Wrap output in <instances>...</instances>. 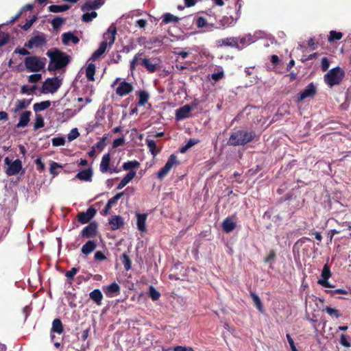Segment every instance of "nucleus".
Returning a JSON list of instances; mask_svg holds the SVG:
<instances>
[{"mask_svg":"<svg viewBox=\"0 0 351 351\" xmlns=\"http://www.w3.org/2000/svg\"><path fill=\"white\" fill-rule=\"evenodd\" d=\"M47 56L50 58L48 66V70L50 71L59 70L66 66L70 61V57L58 49L48 51Z\"/></svg>","mask_w":351,"mask_h":351,"instance_id":"nucleus-1","label":"nucleus"},{"mask_svg":"<svg viewBox=\"0 0 351 351\" xmlns=\"http://www.w3.org/2000/svg\"><path fill=\"white\" fill-rule=\"evenodd\" d=\"M144 56V52L137 53L132 60L130 64V69L133 71L136 69L138 64H141L149 73H154L159 67V63L156 58H142Z\"/></svg>","mask_w":351,"mask_h":351,"instance_id":"nucleus-2","label":"nucleus"},{"mask_svg":"<svg viewBox=\"0 0 351 351\" xmlns=\"http://www.w3.org/2000/svg\"><path fill=\"white\" fill-rule=\"evenodd\" d=\"M255 137L256 132L254 131L239 130L231 134L228 145L231 146L245 145L252 141Z\"/></svg>","mask_w":351,"mask_h":351,"instance_id":"nucleus-3","label":"nucleus"},{"mask_svg":"<svg viewBox=\"0 0 351 351\" xmlns=\"http://www.w3.org/2000/svg\"><path fill=\"white\" fill-rule=\"evenodd\" d=\"M24 65L28 72H39L46 64L47 59L37 56H27L24 59Z\"/></svg>","mask_w":351,"mask_h":351,"instance_id":"nucleus-4","label":"nucleus"},{"mask_svg":"<svg viewBox=\"0 0 351 351\" xmlns=\"http://www.w3.org/2000/svg\"><path fill=\"white\" fill-rule=\"evenodd\" d=\"M345 76V71L339 66L331 69L324 76V82L330 86L332 87L339 85Z\"/></svg>","mask_w":351,"mask_h":351,"instance_id":"nucleus-5","label":"nucleus"},{"mask_svg":"<svg viewBox=\"0 0 351 351\" xmlns=\"http://www.w3.org/2000/svg\"><path fill=\"white\" fill-rule=\"evenodd\" d=\"M61 86V82L57 77H49L43 84L40 92L43 94L54 93Z\"/></svg>","mask_w":351,"mask_h":351,"instance_id":"nucleus-6","label":"nucleus"},{"mask_svg":"<svg viewBox=\"0 0 351 351\" xmlns=\"http://www.w3.org/2000/svg\"><path fill=\"white\" fill-rule=\"evenodd\" d=\"M4 162L8 166L5 169V173L8 176L17 175L22 170V162L19 159H16L14 161H12L8 157H6Z\"/></svg>","mask_w":351,"mask_h":351,"instance_id":"nucleus-7","label":"nucleus"},{"mask_svg":"<svg viewBox=\"0 0 351 351\" xmlns=\"http://www.w3.org/2000/svg\"><path fill=\"white\" fill-rule=\"evenodd\" d=\"M179 164L180 162L179 161L177 160L176 156L174 154H171L169 157L165 166L162 168H161L158 172V178L160 180H162L169 173V171L171 170L173 165Z\"/></svg>","mask_w":351,"mask_h":351,"instance_id":"nucleus-8","label":"nucleus"},{"mask_svg":"<svg viewBox=\"0 0 351 351\" xmlns=\"http://www.w3.org/2000/svg\"><path fill=\"white\" fill-rule=\"evenodd\" d=\"M46 43V38L43 34H41L32 37L25 43V47L28 49H32L34 47L39 48L45 45Z\"/></svg>","mask_w":351,"mask_h":351,"instance_id":"nucleus-9","label":"nucleus"},{"mask_svg":"<svg viewBox=\"0 0 351 351\" xmlns=\"http://www.w3.org/2000/svg\"><path fill=\"white\" fill-rule=\"evenodd\" d=\"M216 45L219 47H230L241 50V47L239 45V38L237 37H228L219 39L216 41Z\"/></svg>","mask_w":351,"mask_h":351,"instance_id":"nucleus-10","label":"nucleus"},{"mask_svg":"<svg viewBox=\"0 0 351 351\" xmlns=\"http://www.w3.org/2000/svg\"><path fill=\"white\" fill-rule=\"evenodd\" d=\"M96 213V209L93 207H90L86 212H82L77 214V220L82 224L88 223L95 217Z\"/></svg>","mask_w":351,"mask_h":351,"instance_id":"nucleus-11","label":"nucleus"},{"mask_svg":"<svg viewBox=\"0 0 351 351\" xmlns=\"http://www.w3.org/2000/svg\"><path fill=\"white\" fill-rule=\"evenodd\" d=\"M197 104L192 103L191 105H185L176 110V118L177 120H183L190 117V112L196 106Z\"/></svg>","mask_w":351,"mask_h":351,"instance_id":"nucleus-12","label":"nucleus"},{"mask_svg":"<svg viewBox=\"0 0 351 351\" xmlns=\"http://www.w3.org/2000/svg\"><path fill=\"white\" fill-rule=\"evenodd\" d=\"M322 278L319 279L317 283L324 287H332V286L328 282V279L331 276V271L328 264L324 265L322 274Z\"/></svg>","mask_w":351,"mask_h":351,"instance_id":"nucleus-13","label":"nucleus"},{"mask_svg":"<svg viewBox=\"0 0 351 351\" xmlns=\"http://www.w3.org/2000/svg\"><path fill=\"white\" fill-rule=\"evenodd\" d=\"M316 93V87L313 83H310L305 89L298 95L297 101L301 102L307 97H313Z\"/></svg>","mask_w":351,"mask_h":351,"instance_id":"nucleus-14","label":"nucleus"},{"mask_svg":"<svg viewBox=\"0 0 351 351\" xmlns=\"http://www.w3.org/2000/svg\"><path fill=\"white\" fill-rule=\"evenodd\" d=\"M133 90L134 87L132 84L123 81L116 88V94L120 97H123L131 93Z\"/></svg>","mask_w":351,"mask_h":351,"instance_id":"nucleus-15","label":"nucleus"},{"mask_svg":"<svg viewBox=\"0 0 351 351\" xmlns=\"http://www.w3.org/2000/svg\"><path fill=\"white\" fill-rule=\"evenodd\" d=\"M120 286L115 282L103 287V291L108 298H113L120 293Z\"/></svg>","mask_w":351,"mask_h":351,"instance_id":"nucleus-16","label":"nucleus"},{"mask_svg":"<svg viewBox=\"0 0 351 351\" xmlns=\"http://www.w3.org/2000/svg\"><path fill=\"white\" fill-rule=\"evenodd\" d=\"M97 230V223L96 221H93L83 228L81 234L83 237L91 238L96 235Z\"/></svg>","mask_w":351,"mask_h":351,"instance_id":"nucleus-17","label":"nucleus"},{"mask_svg":"<svg viewBox=\"0 0 351 351\" xmlns=\"http://www.w3.org/2000/svg\"><path fill=\"white\" fill-rule=\"evenodd\" d=\"M104 4L102 0H88L82 5V10L84 12L89 11L90 10L99 9Z\"/></svg>","mask_w":351,"mask_h":351,"instance_id":"nucleus-18","label":"nucleus"},{"mask_svg":"<svg viewBox=\"0 0 351 351\" xmlns=\"http://www.w3.org/2000/svg\"><path fill=\"white\" fill-rule=\"evenodd\" d=\"M125 193L123 191V192H120V193H118L117 194H116L113 197L110 198L106 206H105V208L102 210L101 212V215H107L110 213V210L111 209L112 206L115 204L117 203V202L121 197L124 195Z\"/></svg>","mask_w":351,"mask_h":351,"instance_id":"nucleus-19","label":"nucleus"},{"mask_svg":"<svg viewBox=\"0 0 351 351\" xmlns=\"http://www.w3.org/2000/svg\"><path fill=\"white\" fill-rule=\"evenodd\" d=\"M93 169L89 167L80 171L75 176V178L81 181L91 182L93 178Z\"/></svg>","mask_w":351,"mask_h":351,"instance_id":"nucleus-20","label":"nucleus"},{"mask_svg":"<svg viewBox=\"0 0 351 351\" xmlns=\"http://www.w3.org/2000/svg\"><path fill=\"white\" fill-rule=\"evenodd\" d=\"M136 225L138 230L141 232H147L146 220L147 218V214L146 213H136Z\"/></svg>","mask_w":351,"mask_h":351,"instance_id":"nucleus-21","label":"nucleus"},{"mask_svg":"<svg viewBox=\"0 0 351 351\" xmlns=\"http://www.w3.org/2000/svg\"><path fill=\"white\" fill-rule=\"evenodd\" d=\"M116 33V27L110 26L107 32L104 34V41L106 42L108 45L111 46L114 43Z\"/></svg>","mask_w":351,"mask_h":351,"instance_id":"nucleus-22","label":"nucleus"},{"mask_svg":"<svg viewBox=\"0 0 351 351\" xmlns=\"http://www.w3.org/2000/svg\"><path fill=\"white\" fill-rule=\"evenodd\" d=\"M32 112L29 110H26L22 112L19 117V121L16 124V128H24L27 126L30 121Z\"/></svg>","mask_w":351,"mask_h":351,"instance_id":"nucleus-23","label":"nucleus"},{"mask_svg":"<svg viewBox=\"0 0 351 351\" xmlns=\"http://www.w3.org/2000/svg\"><path fill=\"white\" fill-rule=\"evenodd\" d=\"M110 154L107 153L102 156L99 165V170L101 173H107L110 171Z\"/></svg>","mask_w":351,"mask_h":351,"instance_id":"nucleus-24","label":"nucleus"},{"mask_svg":"<svg viewBox=\"0 0 351 351\" xmlns=\"http://www.w3.org/2000/svg\"><path fill=\"white\" fill-rule=\"evenodd\" d=\"M70 41L75 45L80 42V39L77 36H75L71 32L64 33L62 35V43L65 45H67Z\"/></svg>","mask_w":351,"mask_h":351,"instance_id":"nucleus-25","label":"nucleus"},{"mask_svg":"<svg viewBox=\"0 0 351 351\" xmlns=\"http://www.w3.org/2000/svg\"><path fill=\"white\" fill-rule=\"evenodd\" d=\"M109 223L111 226V229L114 230L121 228L124 224V221L121 216L114 215L109 219Z\"/></svg>","mask_w":351,"mask_h":351,"instance_id":"nucleus-26","label":"nucleus"},{"mask_svg":"<svg viewBox=\"0 0 351 351\" xmlns=\"http://www.w3.org/2000/svg\"><path fill=\"white\" fill-rule=\"evenodd\" d=\"M339 231L343 234V237L350 239H351V222L345 221L340 225Z\"/></svg>","mask_w":351,"mask_h":351,"instance_id":"nucleus-27","label":"nucleus"},{"mask_svg":"<svg viewBox=\"0 0 351 351\" xmlns=\"http://www.w3.org/2000/svg\"><path fill=\"white\" fill-rule=\"evenodd\" d=\"M195 25L199 28L206 27V31H211L214 27V23H209L203 16H198L195 21ZM206 32V30L204 31Z\"/></svg>","mask_w":351,"mask_h":351,"instance_id":"nucleus-28","label":"nucleus"},{"mask_svg":"<svg viewBox=\"0 0 351 351\" xmlns=\"http://www.w3.org/2000/svg\"><path fill=\"white\" fill-rule=\"evenodd\" d=\"M235 228L236 223L230 217H226L222 222V229L226 233L231 232Z\"/></svg>","mask_w":351,"mask_h":351,"instance_id":"nucleus-29","label":"nucleus"},{"mask_svg":"<svg viewBox=\"0 0 351 351\" xmlns=\"http://www.w3.org/2000/svg\"><path fill=\"white\" fill-rule=\"evenodd\" d=\"M136 171L134 170L130 171L121 180L117 186V189H121L126 186L136 176Z\"/></svg>","mask_w":351,"mask_h":351,"instance_id":"nucleus-30","label":"nucleus"},{"mask_svg":"<svg viewBox=\"0 0 351 351\" xmlns=\"http://www.w3.org/2000/svg\"><path fill=\"white\" fill-rule=\"evenodd\" d=\"M89 297L97 305L99 306L101 304L103 295H102L101 291L99 289H94L93 291H91L89 293Z\"/></svg>","mask_w":351,"mask_h":351,"instance_id":"nucleus-31","label":"nucleus"},{"mask_svg":"<svg viewBox=\"0 0 351 351\" xmlns=\"http://www.w3.org/2000/svg\"><path fill=\"white\" fill-rule=\"evenodd\" d=\"M51 332H55L61 335L64 332V327L62 321L56 318L52 322V327L51 329Z\"/></svg>","mask_w":351,"mask_h":351,"instance_id":"nucleus-32","label":"nucleus"},{"mask_svg":"<svg viewBox=\"0 0 351 351\" xmlns=\"http://www.w3.org/2000/svg\"><path fill=\"white\" fill-rule=\"evenodd\" d=\"M233 22L234 19L232 17L224 16L219 21V26L215 27L214 25V27L215 29H224L228 26H232L233 25Z\"/></svg>","mask_w":351,"mask_h":351,"instance_id":"nucleus-33","label":"nucleus"},{"mask_svg":"<svg viewBox=\"0 0 351 351\" xmlns=\"http://www.w3.org/2000/svg\"><path fill=\"white\" fill-rule=\"evenodd\" d=\"M96 243L94 241H88L82 247V253L85 255H88L96 248Z\"/></svg>","mask_w":351,"mask_h":351,"instance_id":"nucleus-34","label":"nucleus"},{"mask_svg":"<svg viewBox=\"0 0 351 351\" xmlns=\"http://www.w3.org/2000/svg\"><path fill=\"white\" fill-rule=\"evenodd\" d=\"M250 295L252 300H253L254 304L256 306V308L261 313H263L264 307H263V303H262L260 298L258 297V295L254 292H250Z\"/></svg>","mask_w":351,"mask_h":351,"instance_id":"nucleus-35","label":"nucleus"},{"mask_svg":"<svg viewBox=\"0 0 351 351\" xmlns=\"http://www.w3.org/2000/svg\"><path fill=\"white\" fill-rule=\"evenodd\" d=\"M32 101V99H19L16 102V106L14 109V112H16L19 110H21L23 109L26 108L27 106H29Z\"/></svg>","mask_w":351,"mask_h":351,"instance_id":"nucleus-36","label":"nucleus"},{"mask_svg":"<svg viewBox=\"0 0 351 351\" xmlns=\"http://www.w3.org/2000/svg\"><path fill=\"white\" fill-rule=\"evenodd\" d=\"M95 73V65L93 63H89L86 69V76L88 81H94Z\"/></svg>","mask_w":351,"mask_h":351,"instance_id":"nucleus-37","label":"nucleus"},{"mask_svg":"<svg viewBox=\"0 0 351 351\" xmlns=\"http://www.w3.org/2000/svg\"><path fill=\"white\" fill-rule=\"evenodd\" d=\"M51 106V101H43L40 103H36L33 106V109L36 112L43 111L48 108H49Z\"/></svg>","mask_w":351,"mask_h":351,"instance_id":"nucleus-38","label":"nucleus"},{"mask_svg":"<svg viewBox=\"0 0 351 351\" xmlns=\"http://www.w3.org/2000/svg\"><path fill=\"white\" fill-rule=\"evenodd\" d=\"M146 143H147V145L151 154L154 156H156V155H158L160 153V149L156 148V144L154 140L147 138Z\"/></svg>","mask_w":351,"mask_h":351,"instance_id":"nucleus-39","label":"nucleus"},{"mask_svg":"<svg viewBox=\"0 0 351 351\" xmlns=\"http://www.w3.org/2000/svg\"><path fill=\"white\" fill-rule=\"evenodd\" d=\"M69 8H70V5H69L67 4L60 5H51L50 6H49L48 10L49 12L57 13V12L66 11Z\"/></svg>","mask_w":351,"mask_h":351,"instance_id":"nucleus-40","label":"nucleus"},{"mask_svg":"<svg viewBox=\"0 0 351 351\" xmlns=\"http://www.w3.org/2000/svg\"><path fill=\"white\" fill-rule=\"evenodd\" d=\"M238 38L239 45H240L241 49L254 42L253 38L251 35H246L245 36Z\"/></svg>","mask_w":351,"mask_h":351,"instance_id":"nucleus-41","label":"nucleus"},{"mask_svg":"<svg viewBox=\"0 0 351 351\" xmlns=\"http://www.w3.org/2000/svg\"><path fill=\"white\" fill-rule=\"evenodd\" d=\"M140 167V162L137 160H131L125 162L123 164L122 168L125 171L133 170V169H138Z\"/></svg>","mask_w":351,"mask_h":351,"instance_id":"nucleus-42","label":"nucleus"},{"mask_svg":"<svg viewBox=\"0 0 351 351\" xmlns=\"http://www.w3.org/2000/svg\"><path fill=\"white\" fill-rule=\"evenodd\" d=\"M180 21V19L176 16H173V14L170 13H166L162 16V23L165 24H168L170 23H178Z\"/></svg>","mask_w":351,"mask_h":351,"instance_id":"nucleus-43","label":"nucleus"},{"mask_svg":"<svg viewBox=\"0 0 351 351\" xmlns=\"http://www.w3.org/2000/svg\"><path fill=\"white\" fill-rule=\"evenodd\" d=\"M121 260L124 265L125 271H129L132 267V261L126 253H123L121 256Z\"/></svg>","mask_w":351,"mask_h":351,"instance_id":"nucleus-44","label":"nucleus"},{"mask_svg":"<svg viewBox=\"0 0 351 351\" xmlns=\"http://www.w3.org/2000/svg\"><path fill=\"white\" fill-rule=\"evenodd\" d=\"M149 94L147 92L143 90L141 91L138 94V105L139 106H145L149 99Z\"/></svg>","mask_w":351,"mask_h":351,"instance_id":"nucleus-45","label":"nucleus"},{"mask_svg":"<svg viewBox=\"0 0 351 351\" xmlns=\"http://www.w3.org/2000/svg\"><path fill=\"white\" fill-rule=\"evenodd\" d=\"M343 34L341 32L332 30L330 32V35L328 40L330 43H332L341 40Z\"/></svg>","mask_w":351,"mask_h":351,"instance_id":"nucleus-46","label":"nucleus"},{"mask_svg":"<svg viewBox=\"0 0 351 351\" xmlns=\"http://www.w3.org/2000/svg\"><path fill=\"white\" fill-rule=\"evenodd\" d=\"M323 311L326 312L329 315L335 317L336 318H339L341 315L337 309L332 308L330 306H326L323 309Z\"/></svg>","mask_w":351,"mask_h":351,"instance_id":"nucleus-47","label":"nucleus"},{"mask_svg":"<svg viewBox=\"0 0 351 351\" xmlns=\"http://www.w3.org/2000/svg\"><path fill=\"white\" fill-rule=\"evenodd\" d=\"M97 16V13L95 11H93L90 13H84L82 16V21L85 23H89L93 21V19Z\"/></svg>","mask_w":351,"mask_h":351,"instance_id":"nucleus-48","label":"nucleus"},{"mask_svg":"<svg viewBox=\"0 0 351 351\" xmlns=\"http://www.w3.org/2000/svg\"><path fill=\"white\" fill-rule=\"evenodd\" d=\"M44 125H45V123H44L43 117H42L41 114H37L36 115L35 123H34V130H37L39 128H41L44 127Z\"/></svg>","mask_w":351,"mask_h":351,"instance_id":"nucleus-49","label":"nucleus"},{"mask_svg":"<svg viewBox=\"0 0 351 351\" xmlns=\"http://www.w3.org/2000/svg\"><path fill=\"white\" fill-rule=\"evenodd\" d=\"M64 21H65L64 19L60 17V16H56L51 21V25H52L53 28L54 29H59L62 26V25L64 23Z\"/></svg>","mask_w":351,"mask_h":351,"instance_id":"nucleus-50","label":"nucleus"},{"mask_svg":"<svg viewBox=\"0 0 351 351\" xmlns=\"http://www.w3.org/2000/svg\"><path fill=\"white\" fill-rule=\"evenodd\" d=\"M149 295L152 300H158L160 297V293L154 287L150 286L149 289Z\"/></svg>","mask_w":351,"mask_h":351,"instance_id":"nucleus-51","label":"nucleus"},{"mask_svg":"<svg viewBox=\"0 0 351 351\" xmlns=\"http://www.w3.org/2000/svg\"><path fill=\"white\" fill-rule=\"evenodd\" d=\"M62 165L56 162H51L50 165L49 172L53 176H56L58 174V172L56 171L57 168H62Z\"/></svg>","mask_w":351,"mask_h":351,"instance_id":"nucleus-52","label":"nucleus"},{"mask_svg":"<svg viewBox=\"0 0 351 351\" xmlns=\"http://www.w3.org/2000/svg\"><path fill=\"white\" fill-rule=\"evenodd\" d=\"M65 144V139L63 137H55L52 138V145L54 147L62 146Z\"/></svg>","mask_w":351,"mask_h":351,"instance_id":"nucleus-53","label":"nucleus"},{"mask_svg":"<svg viewBox=\"0 0 351 351\" xmlns=\"http://www.w3.org/2000/svg\"><path fill=\"white\" fill-rule=\"evenodd\" d=\"M80 136V133L77 128H73L71 130L70 133L68 134V140L69 141H72L77 138Z\"/></svg>","mask_w":351,"mask_h":351,"instance_id":"nucleus-54","label":"nucleus"},{"mask_svg":"<svg viewBox=\"0 0 351 351\" xmlns=\"http://www.w3.org/2000/svg\"><path fill=\"white\" fill-rule=\"evenodd\" d=\"M42 78V75L40 73L32 74L28 77V82L30 83H36L40 81Z\"/></svg>","mask_w":351,"mask_h":351,"instance_id":"nucleus-55","label":"nucleus"},{"mask_svg":"<svg viewBox=\"0 0 351 351\" xmlns=\"http://www.w3.org/2000/svg\"><path fill=\"white\" fill-rule=\"evenodd\" d=\"M79 268L73 267L71 270L67 271L65 274V276L69 280H73L74 278L75 275L78 272Z\"/></svg>","mask_w":351,"mask_h":351,"instance_id":"nucleus-56","label":"nucleus"},{"mask_svg":"<svg viewBox=\"0 0 351 351\" xmlns=\"http://www.w3.org/2000/svg\"><path fill=\"white\" fill-rule=\"evenodd\" d=\"M36 85H34L32 86V87L29 88L26 85H23L22 87H21V93L23 94H31L34 90H36Z\"/></svg>","mask_w":351,"mask_h":351,"instance_id":"nucleus-57","label":"nucleus"},{"mask_svg":"<svg viewBox=\"0 0 351 351\" xmlns=\"http://www.w3.org/2000/svg\"><path fill=\"white\" fill-rule=\"evenodd\" d=\"M170 350V349H169ZM171 350L172 351H194V350L191 347H187V346H177L172 348H171Z\"/></svg>","mask_w":351,"mask_h":351,"instance_id":"nucleus-58","label":"nucleus"},{"mask_svg":"<svg viewBox=\"0 0 351 351\" xmlns=\"http://www.w3.org/2000/svg\"><path fill=\"white\" fill-rule=\"evenodd\" d=\"M276 252L274 250H271L269 251V254L265 258V263H272L274 261L276 258Z\"/></svg>","mask_w":351,"mask_h":351,"instance_id":"nucleus-59","label":"nucleus"},{"mask_svg":"<svg viewBox=\"0 0 351 351\" xmlns=\"http://www.w3.org/2000/svg\"><path fill=\"white\" fill-rule=\"evenodd\" d=\"M322 70L323 71H326L329 66H330V62L328 60V59L326 58V57H324L322 58Z\"/></svg>","mask_w":351,"mask_h":351,"instance_id":"nucleus-60","label":"nucleus"},{"mask_svg":"<svg viewBox=\"0 0 351 351\" xmlns=\"http://www.w3.org/2000/svg\"><path fill=\"white\" fill-rule=\"evenodd\" d=\"M9 40V36L0 32V47L5 45Z\"/></svg>","mask_w":351,"mask_h":351,"instance_id":"nucleus-61","label":"nucleus"},{"mask_svg":"<svg viewBox=\"0 0 351 351\" xmlns=\"http://www.w3.org/2000/svg\"><path fill=\"white\" fill-rule=\"evenodd\" d=\"M36 19V17L34 16L32 19L27 21L23 25H22L21 28L24 30L29 29L32 27Z\"/></svg>","mask_w":351,"mask_h":351,"instance_id":"nucleus-62","label":"nucleus"},{"mask_svg":"<svg viewBox=\"0 0 351 351\" xmlns=\"http://www.w3.org/2000/svg\"><path fill=\"white\" fill-rule=\"evenodd\" d=\"M223 76H224L223 72L219 71V72L213 73L211 75V78L213 80H215V82H217V81L220 80L221 79H222L223 77Z\"/></svg>","mask_w":351,"mask_h":351,"instance_id":"nucleus-63","label":"nucleus"},{"mask_svg":"<svg viewBox=\"0 0 351 351\" xmlns=\"http://www.w3.org/2000/svg\"><path fill=\"white\" fill-rule=\"evenodd\" d=\"M340 343L346 347V348H349L351 346V344L348 341L345 335L342 334L341 335V337H340Z\"/></svg>","mask_w":351,"mask_h":351,"instance_id":"nucleus-64","label":"nucleus"}]
</instances>
